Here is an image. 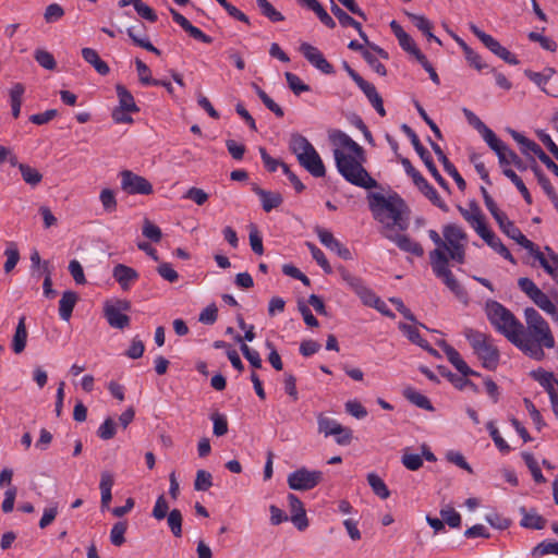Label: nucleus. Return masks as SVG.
Returning <instances> with one entry per match:
<instances>
[{
    "label": "nucleus",
    "instance_id": "43",
    "mask_svg": "<svg viewBox=\"0 0 558 558\" xmlns=\"http://www.w3.org/2000/svg\"><path fill=\"white\" fill-rule=\"evenodd\" d=\"M522 458L526 464V466L529 468V470L531 471V474L533 476V480L536 482V483H545L546 482V478L544 477L539 466H538V463L537 461L534 459L533 454L532 453H529V452H523L522 453Z\"/></svg>",
    "mask_w": 558,
    "mask_h": 558
},
{
    "label": "nucleus",
    "instance_id": "3",
    "mask_svg": "<svg viewBox=\"0 0 558 558\" xmlns=\"http://www.w3.org/2000/svg\"><path fill=\"white\" fill-rule=\"evenodd\" d=\"M485 313L490 325L510 342L517 340L518 333H523V324L501 303L487 301Z\"/></svg>",
    "mask_w": 558,
    "mask_h": 558
},
{
    "label": "nucleus",
    "instance_id": "55",
    "mask_svg": "<svg viewBox=\"0 0 558 558\" xmlns=\"http://www.w3.org/2000/svg\"><path fill=\"white\" fill-rule=\"evenodd\" d=\"M132 4L141 17L151 23H155L158 20L156 12L142 0H132Z\"/></svg>",
    "mask_w": 558,
    "mask_h": 558
},
{
    "label": "nucleus",
    "instance_id": "42",
    "mask_svg": "<svg viewBox=\"0 0 558 558\" xmlns=\"http://www.w3.org/2000/svg\"><path fill=\"white\" fill-rule=\"evenodd\" d=\"M167 518V524L174 537L182 536V521L183 517L179 509H172Z\"/></svg>",
    "mask_w": 558,
    "mask_h": 558
},
{
    "label": "nucleus",
    "instance_id": "21",
    "mask_svg": "<svg viewBox=\"0 0 558 558\" xmlns=\"http://www.w3.org/2000/svg\"><path fill=\"white\" fill-rule=\"evenodd\" d=\"M481 135L483 136L487 145L490 147V149H493L498 156L499 165L505 166V163L508 162V160L506 159V150L508 146L501 140H499L489 128L483 131Z\"/></svg>",
    "mask_w": 558,
    "mask_h": 558
},
{
    "label": "nucleus",
    "instance_id": "64",
    "mask_svg": "<svg viewBox=\"0 0 558 558\" xmlns=\"http://www.w3.org/2000/svg\"><path fill=\"white\" fill-rule=\"evenodd\" d=\"M97 435L99 438L104 440H109L116 435V423L111 417L105 420V422L99 426L97 430Z\"/></svg>",
    "mask_w": 558,
    "mask_h": 558
},
{
    "label": "nucleus",
    "instance_id": "38",
    "mask_svg": "<svg viewBox=\"0 0 558 558\" xmlns=\"http://www.w3.org/2000/svg\"><path fill=\"white\" fill-rule=\"evenodd\" d=\"M255 93L262 100V102L265 105V107L274 112L278 118H282L284 116L283 109L276 104L266 93L257 84H252Z\"/></svg>",
    "mask_w": 558,
    "mask_h": 558
},
{
    "label": "nucleus",
    "instance_id": "2",
    "mask_svg": "<svg viewBox=\"0 0 558 558\" xmlns=\"http://www.w3.org/2000/svg\"><path fill=\"white\" fill-rule=\"evenodd\" d=\"M368 205L374 218L385 223V229L389 230L395 226L401 231L408 229L409 223L402 217L408 206L397 193L388 197L380 193H371L368 195Z\"/></svg>",
    "mask_w": 558,
    "mask_h": 558
},
{
    "label": "nucleus",
    "instance_id": "16",
    "mask_svg": "<svg viewBox=\"0 0 558 558\" xmlns=\"http://www.w3.org/2000/svg\"><path fill=\"white\" fill-rule=\"evenodd\" d=\"M383 234L385 238L393 242L401 251L411 253L417 257H422L424 255L423 246L418 242L412 240L409 235L392 234L388 231H385Z\"/></svg>",
    "mask_w": 558,
    "mask_h": 558
},
{
    "label": "nucleus",
    "instance_id": "34",
    "mask_svg": "<svg viewBox=\"0 0 558 558\" xmlns=\"http://www.w3.org/2000/svg\"><path fill=\"white\" fill-rule=\"evenodd\" d=\"M533 376L545 388L549 395V399L557 396L555 386L558 387V380L554 377L553 373L541 371L534 372Z\"/></svg>",
    "mask_w": 558,
    "mask_h": 558
},
{
    "label": "nucleus",
    "instance_id": "15",
    "mask_svg": "<svg viewBox=\"0 0 558 558\" xmlns=\"http://www.w3.org/2000/svg\"><path fill=\"white\" fill-rule=\"evenodd\" d=\"M439 345L444 350L448 361L454 366V368L463 376H481L480 373L473 371L466 362L462 359L460 353L446 341H440Z\"/></svg>",
    "mask_w": 558,
    "mask_h": 558
},
{
    "label": "nucleus",
    "instance_id": "1",
    "mask_svg": "<svg viewBox=\"0 0 558 558\" xmlns=\"http://www.w3.org/2000/svg\"><path fill=\"white\" fill-rule=\"evenodd\" d=\"M329 140L333 145L352 153V155H348L339 148L333 150L339 173L353 185L363 189L377 187V181L363 167V162L366 160L364 148L341 130L329 131Z\"/></svg>",
    "mask_w": 558,
    "mask_h": 558
},
{
    "label": "nucleus",
    "instance_id": "32",
    "mask_svg": "<svg viewBox=\"0 0 558 558\" xmlns=\"http://www.w3.org/2000/svg\"><path fill=\"white\" fill-rule=\"evenodd\" d=\"M318 432L324 434L325 437L336 435L341 430V424L336 420L326 416L324 413H319L317 416Z\"/></svg>",
    "mask_w": 558,
    "mask_h": 558
},
{
    "label": "nucleus",
    "instance_id": "30",
    "mask_svg": "<svg viewBox=\"0 0 558 558\" xmlns=\"http://www.w3.org/2000/svg\"><path fill=\"white\" fill-rule=\"evenodd\" d=\"M117 96L119 98V106L121 109L130 110L133 113L140 111L133 95L125 88V86L118 84L116 86Z\"/></svg>",
    "mask_w": 558,
    "mask_h": 558
},
{
    "label": "nucleus",
    "instance_id": "28",
    "mask_svg": "<svg viewBox=\"0 0 558 558\" xmlns=\"http://www.w3.org/2000/svg\"><path fill=\"white\" fill-rule=\"evenodd\" d=\"M408 16L415 25V27H417V29H420L428 40H434L438 45H441V40L432 33L433 24L428 19H426L424 15L414 13H408Z\"/></svg>",
    "mask_w": 558,
    "mask_h": 558
},
{
    "label": "nucleus",
    "instance_id": "44",
    "mask_svg": "<svg viewBox=\"0 0 558 558\" xmlns=\"http://www.w3.org/2000/svg\"><path fill=\"white\" fill-rule=\"evenodd\" d=\"M4 255L7 256V260L4 263V271L8 274L14 269L20 260V252L16 247V244L13 242L9 243L4 251Z\"/></svg>",
    "mask_w": 558,
    "mask_h": 558
},
{
    "label": "nucleus",
    "instance_id": "40",
    "mask_svg": "<svg viewBox=\"0 0 558 558\" xmlns=\"http://www.w3.org/2000/svg\"><path fill=\"white\" fill-rule=\"evenodd\" d=\"M367 482L374 494L379 498L387 499L390 496V492L387 485L376 473H369L367 475Z\"/></svg>",
    "mask_w": 558,
    "mask_h": 558
},
{
    "label": "nucleus",
    "instance_id": "13",
    "mask_svg": "<svg viewBox=\"0 0 558 558\" xmlns=\"http://www.w3.org/2000/svg\"><path fill=\"white\" fill-rule=\"evenodd\" d=\"M300 51L313 66L323 73L332 74L335 72L332 64L326 60L323 52L315 46L308 43H302Z\"/></svg>",
    "mask_w": 558,
    "mask_h": 558
},
{
    "label": "nucleus",
    "instance_id": "56",
    "mask_svg": "<svg viewBox=\"0 0 558 558\" xmlns=\"http://www.w3.org/2000/svg\"><path fill=\"white\" fill-rule=\"evenodd\" d=\"M441 520L450 527H459L461 525V515L452 507H447L440 510Z\"/></svg>",
    "mask_w": 558,
    "mask_h": 558
},
{
    "label": "nucleus",
    "instance_id": "7",
    "mask_svg": "<svg viewBox=\"0 0 558 558\" xmlns=\"http://www.w3.org/2000/svg\"><path fill=\"white\" fill-rule=\"evenodd\" d=\"M131 310V302L128 300L116 299L106 301L104 304V316L110 327L116 329H124L130 326L131 318L124 312Z\"/></svg>",
    "mask_w": 558,
    "mask_h": 558
},
{
    "label": "nucleus",
    "instance_id": "11",
    "mask_svg": "<svg viewBox=\"0 0 558 558\" xmlns=\"http://www.w3.org/2000/svg\"><path fill=\"white\" fill-rule=\"evenodd\" d=\"M121 189L128 194L149 195L154 192L151 183L142 175L131 170H123L120 173Z\"/></svg>",
    "mask_w": 558,
    "mask_h": 558
},
{
    "label": "nucleus",
    "instance_id": "23",
    "mask_svg": "<svg viewBox=\"0 0 558 558\" xmlns=\"http://www.w3.org/2000/svg\"><path fill=\"white\" fill-rule=\"evenodd\" d=\"M77 300L78 296L75 292L70 290L63 292L59 301V315L62 320L69 322Z\"/></svg>",
    "mask_w": 558,
    "mask_h": 558
},
{
    "label": "nucleus",
    "instance_id": "51",
    "mask_svg": "<svg viewBox=\"0 0 558 558\" xmlns=\"http://www.w3.org/2000/svg\"><path fill=\"white\" fill-rule=\"evenodd\" d=\"M400 47L409 52L410 54L414 56L416 60L420 59L421 56H424L422 51L417 48L416 44L414 43L413 38L408 34H402L401 37L398 38Z\"/></svg>",
    "mask_w": 558,
    "mask_h": 558
},
{
    "label": "nucleus",
    "instance_id": "50",
    "mask_svg": "<svg viewBox=\"0 0 558 558\" xmlns=\"http://www.w3.org/2000/svg\"><path fill=\"white\" fill-rule=\"evenodd\" d=\"M213 486V476L208 471L198 470L194 481V488L198 492H207Z\"/></svg>",
    "mask_w": 558,
    "mask_h": 558
},
{
    "label": "nucleus",
    "instance_id": "47",
    "mask_svg": "<svg viewBox=\"0 0 558 558\" xmlns=\"http://www.w3.org/2000/svg\"><path fill=\"white\" fill-rule=\"evenodd\" d=\"M486 427H487V429L489 432L490 437L494 440V444L499 449V451L502 452V453L510 452V450H511L510 446L501 437V435H500L498 428L495 426V424L493 422H488Z\"/></svg>",
    "mask_w": 558,
    "mask_h": 558
},
{
    "label": "nucleus",
    "instance_id": "49",
    "mask_svg": "<svg viewBox=\"0 0 558 558\" xmlns=\"http://www.w3.org/2000/svg\"><path fill=\"white\" fill-rule=\"evenodd\" d=\"M458 209L462 217L472 226H474L477 221H480L483 218V214L475 202L470 203V210L461 206H459Z\"/></svg>",
    "mask_w": 558,
    "mask_h": 558
},
{
    "label": "nucleus",
    "instance_id": "48",
    "mask_svg": "<svg viewBox=\"0 0 558 558\" xmlns=\"http://www.w3.org/2000/svg\"><path fill=\"white\" fill-rule=\"evenodd\" d=\"M463 52L469 64L477 71H482L483 69L488 68V65L483 61L482 57L466 44H463Z\"/></svg>",
    "mask_w": 558,
    "mask_h": 558
},
{
    "label": "nucleus",
    "instance_id": "20",
    "mask_svg": "<svg viewBox=\"0 0 558 558\" xmlns=\"http://www.w3.org/2000/svg\"><path fill=\"white\" fill-rule=\"evenodd\" d=\"M439 374L447 378L454 388L458 390H463L465 388L471 389L474 393H478L480 389L476 384L468 378V376H459L451 371H449L446 366L439 365L437 366Z\"/></svg>",
    "mask_w": 558,
    "mask_h": 558
},
{
    "label": "nucleus",
    "instance_id": "59",
    "mask_svg": "<svg viewBox=\"0 0 558 558\" xmlns=\"http://www.w3.org/2000/svg\"><path fill=\"white\" fill-rule=\"evenodd\" d=\"M136 70L138 73L140 82L143 85H157L156 78L150 76V70L146 63H144L141 59L135 60Z\"/></svg>",
    "mask_w": 558,
    "mask_h": 558
},
{
    "label": "nucleus",
    "instance_id": "10",
    "mask_svg": "<svg viewBox=\"0 0 558 558\" xmlns=\"http://www.w3.org/2000/svg\"><path fill=\"white\" fill-rule=\"evenodd\" d=\"M471 32L489 49L494 54L502 59L505 62L517 65L520 63L519 59L511 53L507 48L500 45L493 36L481 31L475 24L470 25Z\"/></svg>",
    "mask_w": 558,
    "mask_h": 558
},
{
    "label": "nucleus",
    "instance_id": "36",
    "mask_svg": "<svg viewBox=\"0 0 558 558\" xmlns=\"http://www.w3.org/2000/svg\"><path fill=\"white\" fill-rule=\"evenodd\" d=\"M399 329L407 336V338L414 344L426 348L427 340L423 339L415 325H408L405 323H399Z\"/></svg>",
    "mask_w": 558,
    "mask_h": 558
},
{
    "label": "nucleus",
    "instance_id": "61",
    "mask_svg": "<svg viewBox=\"0 0 558 558\" xmlns=\"http://www.w3.org/2000/svg\"><path fill=\"white\" fill-rule=\"evenodd\" d=\"M258 8L260 9L262 14L271 22H281L284 20V16L267 0L262 2Z\"/></svg>",
    "mask_w": 558,
    "mask_h": 558
},
{
    "label": "nucleus",
    "instance_id": "54",
    "mask_svg": "<svg viewBox=\"0 0 558 558\" xmlns=\"http://www.w3.org/2000/svg\"><path fill=\"white\" fill-rule=\"evenodd\" d=\"M341 279L355 292L357 293L365 284L364 281L354 275H352L344 267L339 268Z\"/></svg>",
    "mask_w": 558,
    "mask_h": 558
},
{
    "label": "nucleus",
    "instance_id": "63",
    "mask_svg": "<svg viewBox=\"0 0 558 558\" xmlns=\"http://www.w3.org/2000/svg\"><path fill=\"white\" fill-rule=\"evenodd\" d=\"M168 511H169L168 501L166 500L163 495H160L155 502L151 515L156 520L160 521V520H163L169 514Z\"/></svg>",
    "mask_w": 558,
    "mask_h": 558
},
{
    "label": "nucleus",
    "instance_id": "62",
    "mask_svg": "<svg viewBox=\"0 0 558 558\" xmlns=\"http://www.w3.org/2000/svg\"><path fill=\"white\" fill-rule=\"evenodd\" d=\"M210 418L214 423V428H213L214 435H216L217 437H220L228 433V422H227V418L225 415H222L220 413H213Z\"/></svg>",
    "mask_w": 558,
    "mask_h": 558
},
{
    "label": "nucleus",
    "instance_id": "6",
    "mask_svg": "<svg viewBox=\"0 0 558 558\" xmlns=\"http://www.w3.org/2000/svg\"><path fill=\"white\" fill-rule=\"evenodd\" d=\"M524 317L529 338L534 339L536 342L541 343V345H544V348H554V336L548 323L543 318V316L535 308L526 307L524 310Z\"/></svg>",
    "mask_w": 558,
    "mask_h": 558
},
{
    "label": "nucleus",
    "instance_id": "60",
    "mask_svg": "<svg viewBox=\"0 0 558 558\" xmlns=\"http://www.w3.org/2000/svg\"><path fill=\"white\" fill-rule=\"evenodd\" d=\"M34 58L46 70H54L57 66L53 56L46 50H36Z\"/></svg>",
    "mask_w": 558,
    "mask_h": 558
},
{
    "label": "nucleus",
    "instance_id": "52",
    "mask_svg": "<svg viewBox=\"0 0 558 558\" xmlns=\"http://www.w3.org/2000/svg\"><path fill=\"white\" fill-rule=\"evenodd\" d=\"M549 554L558 555V542L544 541L537 544L532 550L534 557H543Z\"/></svg>",
    "mask_w": 558,
    "mask_h": 558
},
{
    "label": "nucleus",
    "instance_id": "25",
    "mask_svg": "<svg viewBox=\"0 0 558 558\" xmlns=\"http://www.w3.org/2000/svg\"><path fill=\"white\" fill-rule=\"evenodd\" d=\"M113 475L110 472L105 471L101 473L99 488L101 493L100 505L102 510L109 508V504L112 499L111 488L113 486Z\"/></svg>",
    "mask_w": 558,
    "mask_h": 558
},
{
    "label": "nucleus",
    "instance_id": "53",
    "mask_svg": "<svg viewBox=\"0 0 558 558\" xmlns=\"http://www.w3.org/2000/svg\"><path fill=\"white\" fill-rule=\"evenodd\" d=\"M341 279L355 292L357 293L365 284L364 281L354 275H352L344 267L339 268Z\"/></svg>",
    "mask_w": 558,
    "mask_h": 558
},
{
    "label": "nucleus",
    "instance_id": "57",
    "mask_svg": "<svg viewBox=\"0 0 558 558\" xmlns=\"http://www.w3.org/2000/svg\"><path fill=\"white\" fill-rule=\"evenodd\" d=\"M143 235L150 241L158 243L160 242L162 238V232L160 228L156 225H154L150 220L145 219L143 229H142Z\"/></svg>",
    "mask_w": 558,
    "mask_h": 558
},
{
    "label": "nucleus",
    "instance_id": "33",
    "mask_svg": "<svg viewBox=\"0 0 558 558\" xmlns=\"http://www.w3.org/2000/svg\"><path fill=\"white\" fill-rule=\"evenodd\" d=\"M404 398L410 401L411 403L415 404L420 409H424L427 411H433L434 407L429 399L422 395L421 392L416 391L412 387H408L403 390Z\"/></svg>",
    "mask_w": 558,
    "mask_h": 558
},
{
    "label": "nucleus",
    "instance_id": "26",
    "mask_svg": "<svg viewBox=\"0 0 558 558\" xmlns=\"http://www.w3.org/2000/svg\"><path fill=\"white\" fill-rule=\"evenodd\" d=\"M140 27H144L143 24L138 25V26H131L126 29V33L129 35V37L132 39V41L141 47V48H144L146 49L147 51L149 52H153L155 53L156 56H160L161 54V51L156 48L150 41L148 38L142 36V33L138 31Z\"/></svg>",
    "mask_w": 558,
    "mask_h": 558
},
{
    "label": "nucleus",
    "instance_id": "29",
    "mask_svg": "<svg viewBox=\"0 0 558 558\" xmlns=\"http://www.w3.org/2000/svg\"><path fill=\"white\" fill-rule=\"evenodd\" d=\"M510 134L512 138L520 145L521 153L524 155H529L530 153L535 154L538 157V154L543 151L541 146L534 141L525 137L523 134L510 130Z\"/></svg>",
    "mask_w": 558,
    "mask_h": 558
},
{
    "label": "nucleus",
    "instance_id": "41",
    "mask_svg": "<svg viewBox=\"0 0 558 558\" xmlns=\"http://www.w3.org/2000/svg\"><path fill=\"white\" fill-rule=\"evenodd\" d=\"M532 301L546 314L551 315L554 319L558 315L555 304L542 290L537 292V294L532 299Z\"/></svg>",
    "mask_w": 558,
    "mask_h": 558
},
{
    "label": "nucleus",
    "instance_id": "9",
    "mask_svg": "<svg viewBox=\"0 0 558 558\" xmlns=\"http://www.w3.org/2000/svg\"><path fill=\"white\" fill-rule=\"evenodd\" d=\"M323 480V472L310 471L300 468L288 476V485L293 490H310L316 487Z\"/></svg>",
    "mask_w": 558,
    "mask_h": 558
},
{
    "label": "nucleus",
    "instance_id": "35",
    "mask_svg": "<svg viewBox=\"0 0 558 558\" xmlns=\"http://www.w3.org/2000/svg\"><path fill=\"white\" fill-rule=\"evenodd\" d=\"M311 147H314V146L308 142V140L305 136H303L299 133H293L291 135L290 149L296 156L298 159H299V156H303L306 153H308Z\"/></svg>",
    "mask_w": 558,
    "mask_h": 558
},
{
    "label": "nucleus",
    "instance_id": "4",
    "mask_svg": "<svg viewBox=\"0 0 558 558\" xmlns=\"http://www.w3.org/2000/svg\"><path fill=\"white\" fill-rule=\"evenodd\" d=\"M463 335L474 354L482 362V366L486 369L495 371L499 365L500 353L498 348L492 343L490 336L471 327H465Z\"/></svg>",
    "mask_w": 558,
    "mask_h": 558
},
{
    "label": "nucleus",
    "instance_id": "5",
    "mask_svg": "<svg viewBox=\"0 0 558 558\" xmlns=\"http://www.w3.org/2000/svg\"><path fill=\"white\" fill-rule=\"evenodd\" d=\"M429 262L434 275L441 279L445 286L459 299L468 298L465 289L456 279L452 271L448 267V256L441 250H433L429 252Z\"/></svg>",
    "mask_w": 558,
    "mask_h": 558
},
{
    "label": "nucleus",
    "instance_id": "8",
    "mask_svg": "<svg viewBox=\"0 0 558 558\" xmlns=\"http://www.w3.org/2000/svg\"><path fill=\"white\" fill-rule=\"evenodd\" d=\"M402 132L410 138L411 144L413 145L415 151L433 175V178L436 180V182L446 191H449V184L448 182L441 177L439 173L437 167L434 163V160L429 154V151L422 145L418 136L416 133L410 128L408 124L403 123L401 125Z\"/></svg>",
    "mask_w": 558,
    "mask_h": 558
},
{
    "label": "nucleus",
    "instance_id": "17",
    "mask_svg": "<svg viewBox=\"0 0 558 558\" xmlns=\"http://www.w3.org/2000/svg\"><path fill=\"white\" fill-rule=\"evenodd\" d=\"M112 277L123 291H129L132 283L138 279L140 275L134 268L124 264H118L113 267Z\"/></svg>",
    "mask_w": 558,
    "mask_h": 558
},
{
    "label": "nucleus",
    "instance_id": "27",
    "mask_svg": "<svg viewBox=\"0 0 558 558\" xmlns=\"http://www.w3.org/2000/svg\"><path fill=\"white\" fill-rule=\"evenodd\" d=\"M82 57L87 63L92 64L100 75H107L110 72L109 65L100 59L95 49L83 48Z\"/></svg>",
    "mask_w": 558,
    "mask_h": 558
},
{
    "label": "nucleus",
    "instance_id": "31",
    "mask_svg": "<svg viewBox=\"0 0 558 558\" xmlns=\"http://www.w3.org/2000/svg\"><path fill=\"white\" fill-rule=\"evenodd\" d=\"M417 189L424 194L425 197H427L432 202L434 206L438 207L445 213L449 210L447 204L439 196L438 192L434 189V186L428 183L427 180L423 181V183L417 185Z\"/></svg>",
    "mask_w": 558,
    "mask_h": 558
},
{
    "label": "nucleus",
    "instance_id": "18",
    "mask_svg": "<svg viewBox=\"0 0 558 558\" xmlns=\"http://www.w3.org/2000/svg\"><path fill=\"white\" fill-rule=\"evenodd\" d=\"M252 191L260 198L263 209L266 213L279 207L283 202L280 193L266 191L255 183L252 184Z\"/></svg>",
    "mask_w": 558,
    "mask_h": 558
},
{
    "label": "nucleus",
    "instance_id": "19",
    "mask_svg": "<svg viewBox=\"0 0 558 558\" xmlns=\"http://www.w3.org/2000/svg\"><path fill=\"white\" fill-rule=\"evenodd\" d=\"M511 343L533 359L542 360L544 357V351L542 349L544 345H541V343L532 338L525 337L524 332L518 333L517 340Z\"/></svg>",
    "mask_w": 558,
    "mask_h": 558
},
{
    "label": "nucleus",
    "instance_id": "39",
    "mask_svg": "<svg viewBox=\"0 0 558 558\" xmlns=\"http://www.w3.org/2000/svg\"><path fill=\"white\" fill-rule=\"evenodd\" d=\"M502 173L515 185V187L523 196L524 201L527 204H532V196L522 179L510 168H505L502 170Z\"/></svg>",
    "mask_w": 558,
    "mask_h": 558
},
{
    "label": "nucleus",
    "instance_id": "58",
    "mask_svg": "<svg viewBox=\"0 0 558 558\" xmlns=\"http://www.w3.org/2000/svg\"><path fill=\"white\" fill-rule=\"evenodd\" d=\"M99 198L105 211L110 214L117 209V199L112 190L104 189L100 192Z\"/></svg>",
    "mask_w": 558,
    "mask_h": 558
},
{
    "label": "nucleus",
    "instance_id": "37",
    "mask_svg": "<svg viewBox=\"0 0 558 558\" xmlns=\"http://www.w3.org/2000/svg\"><path fill=\"white\" fill-rule=\"evenodd\" d=\"M19 170L21 171L24 182L31 186H37L43 180V174L27 163H21Z\"/></svg>",
    "mask_w": 558,
    "mask_h": 558
},
{
    "label": "nucleus",
    "instance_id": "24",
    "mask_svg": "<svg viewBox=\"0 0 558 558\" xmlns=\"http://www.w3.org/2000/svg\"><path fill=\"white\" fill-rule=\"evenodd\" d=\"M25 316H22L19 319L13 339H12V350L15 354H20L25 350L27 342V329L25 324Z\"/></svg>",
    "mask_w": 558,
    "mask_h": 558
},
{
    "label": "nucleus",
    "instance_id": "14",
    "mask_svg": "<svg viewBox=\"0 0 558 558\" xmlns=\"http://www.w3.org/2000/svg\"><path fill=\"white\" fill-rule=\"evenodd\" d=\"M299 163L306 169L313 177L322 178L326 174L324 162L314 147H311L308 153L299 156Z\"/></svg>",
    "mask_w": 558,
    "mask_h": 558
},
{
    "label": "nucleus",
    "instance_id": "22",
    "mask_svg": "<svg viewBox=\"0 0 558 558\" xmlns=\"http://www.w3.org/2000/svg\"><path fill=\"white\" fill-rule=\"evenodd\" d=\"M519 512L522 515L520 525L525 529L542 530L546 525V519L537 513L535 509L527 510L525 507H520Z\"/></svg>",
    "mask_w": 558,
    "mask_h": 558
},
{
    "label": "nucleus",
    "instance_id": "45",
    "mask_svg": "<svg viewBox=\"0 0 558 558\" xmlns=\"http://www.w3.org/2000/svg\"><path fill=\"white\" fill-rule=\"evenodd\" d=\"M287 83L289 88L299 96L301 93L308 92L311 87L303 83L302 80L294 73L286 72L284 73Z\"/></svg>",
    "mask_w": 558,
    "mask_h": 558
},
{
    "label": "nucleus",
    "instance_id": "46",
    "mask_svg": "<svg viewBox=\"0 0 558 558\" xmlns=\"http://www.w3.org/2000/svg\"><path fill=\"white\" fill-rule=\"evenodd\" d=\"M128 529V523L125 521H119L113 524L110 532V541L114 546H121L125 542L124 534Z\"/></svg>",
    "mask_w": 558,
    "mask_h": 558
},
{
    "label": "nucleus",
    "instance_id": "12",
    "mask_svg": "<svg viewBox=\"0 0 558 558\" xmlns=\"http://www.w3.org/2000/svg\"><path fill=\"white\" fill-rule=\"evenodd\" d=\"M496 222L507 236H509L519 245L527 250L530 254H532L533 256L539 250L531 240H529L521 232V230L511 220H509L506 214L502 216V218H500V220H497Z\"/></svg>",
    "mask_w": 558,
    "mask_h": 558
}]
</instances>
